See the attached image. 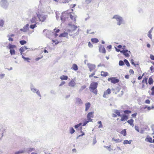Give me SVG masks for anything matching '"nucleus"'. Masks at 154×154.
I'll use <instances>...</instances> for the list:
<instances>
[{"label": "nucleus", "mask_w": 154, "mask_h": 154, "mask_svg": "<svg viewBox=\"0 0 154 154\" xmlns=\"http://www.w3.org/2000/svg\"><path fill=\"white\" fill-rule=\"evenodd\" d=\"M97 83L94 82L90 84L89 88L91 91L94 93L95 95L97 94Z\"/></svg>", "instance_id": "1"}, {"label": "nucleus", "mask_w": 154, "mask_h": 154, "mask_svg": "<svg viewBox=\"0 0 154 154\" xmlns=\"http://www.w3.org/2000/svg\"><path fill=\"white\" fill-rule=\"evenodd\" d=\"M36 14L37 15L38 21L42 22H44L48 17L47 15H45L43 14H40L39 12L36 13Z\"/></svg>", "instance_id": "2"}, {"label": "nucleus", "mask_w": 154, "mask_h": 154, "mask_svg": "<svg viewBox=\"0 0 154 154\" xmlns=\"http://www.w3.org/2000/svg\"><path fill=\"white\" fill-rule=\"evenodd\" d=\"M112 18L116 20L117 22V24L119 26H120L121 24L124 23V20L123 18L119 15H115Z\"/></svg>", "instance_id": "3"}, {"label": "nucleus", "mask_w": 154, "mask_h": 154, "mask_svg": "<svg viewBox=\"0 0 154 154\" xmlns=\"http://www.w3.org/2000/svg\"><path fill=\"white\" fill-rule=\"evenodd\" d=\"M1 7L5 10H7L9 3L7 0H1L0 2Z\"/></svg>", "instance_id": "4"}, {"label": "nucleus", "mask_w": 154, "mask_h": 154, "mask_svg": "<svg viewBox=\"0 0 154 154\" xmlns=\"http://www.w3.org/2000/svg\"><path fill=\"white\" fill-rule=\"evenodd\" d=\"M68 25L69 26L70 28L67 30V31L69 32L72 33L77 28V26L74 25L69 24Z\"/></svg>", "instance_id": "5"}, {"label": "nucleus", "mask_w": 154, "mask_h": 154, "mask_svg": "<svg viewBox=\"0 0 154 154\" xmlns=\"http://www.w3.org/2000/svg\"><path fill=\"white\" fill-rule=\"evenodd\" d=\"M120 52L122 54L126 57H129L131 54L130 51L128 50H122L120 51Z\"/></svg>", "instance_id": "6"}, {"label": "nucleus", "mask_w": 154, "mask_h": 154, "mask_svg": "<svg viewBox=\"0 0 154 154\" xmlns=\"http://www.w3.org/2000/svg\"><path fill=\"white\" fill-rule=\"evenodd\" d=\"M66 16H68V14L66 12H63L62 13L60 16V20L62 22H64L66 20Z\"/></svg>", "instance_id": "7"}, {"label": "nucleus", "mask_w": 154, "mask_h": 154, "mask_svg": "<svg viewBox=\"0 0 154 154\" xmlns=\"http://www.w3.org/2000/svg\"><path fill=\"white\" fill-rule=\"evenodd\" d=\"M108 81L111 80V82L113 84L117 83L119 81V79L115 77L109 78L108 79Z\"/></svg>", "instance_id": "8"}, {"label": "nucleus", "mask_w": 154, "mask_h": 154, "mask_svg": "<svg viewBox=\"0 0 154 154\" xmlns=\"http://www.w3.org/2000/svg\"><path fill=\"white\" fill-rule=\"evenodd\" d=\"M87 66L89 69L90 72L92 71L93 70L95 69L96 66L94 64H91V63H88L87 64Z\"/></svg>", "instance_id": "9"}, {"label": "nucleus", "mask_w": 154, "mask_h": 154, "mask_svg": "<svg viewBox=\"0 0 154 154\" xmlns=\"http://www.w3.org/2000/svg\"><path fill=\"white\" fill-rule=\"evenodd\" d=\"M36 21H38L37 15L33 16L32 18L30 20V21L32 23H37Z\"/></svg>", "instance_id": "10"}, {"label": "nucleus", "mask_w": 154, "mask_h": 154, "mask_svg": "<svg viewBox=\"0 0 154 154\" xmlns=\"http://www.w3.org/2000/svg\"><path fill=\"white\" fill-rule=\"evenodd\" d=\"M75 99L76 100V101L75 102V103L76 104L78 105H82L83 104V102L81 100V99L79 98V97H76L75 98Z\"/></svg>", "instance_id": "11"}, {"label": "nucleus", "mask_w": 154, "mask_h": 154, "mask_svg": "<svg viewBox=\"0 0 154 154\" xmlns=\"http://www.w3.org/2000/svg\"><path fill=\"white\" fill-rule=\"evenodd\" d=\"M28 49L27 47L26 46H24L23 47H21L19 49V51L20 52V54L22 55L23 52L25 51L26 50Z\"/></svg>", "instance_id": "12"}, {"label": "nucleus", "mask_w": 154, "mask_h": 154, "mask_svg": "<svg viewBox=\"0 0 154 154\" xmlns=\"http://www.w3.org/2000/svg\"><path fill=\"white\" fill-rule=\"evenodd\" d=\"M111 93V90L109 88L106 91L104 92L103 97H104L106 98V95L110 94Z\"/></svg>", "instance_id": "13"}, {"label": "nucleus", "mask_w": 154, "mask_h": 154, "mask_svg": "<svg viewBox=\"0 0 154 154\" xmlns=\"http://www.w3.org/2000/svg\"><path fill=\"white\" fill-rule=\"evenodd\" d=\"M99 51L100 52H102L104 53H106V51L103 45H100L99 48Z\"/></svg>", "instance_id": "14"}, {"label": "nucleus", "mask_w": 154, "mask_h": 154, "mask_svg": "<svg viewBox=\"0 0 154 154\" xmlns=\"http://www.w3.org/2000/svg\"><path fill=\"white\" fill-rule=\"evenodd\" d=\"M29 24H27L23 27V28L20 29V31L23 32H26L28 30L29 28Z\"/></svg>", "instance_id": "15"}, {"label": "nucleus", "mask_w": 154, "mask_h": 154, "mask_svg": "<svg viewBox=\"0 0 154 154\" xmlns=\"http://www.w3.org/2000/svg\"><path fill=\"white\" fill-rule=\"evenodd\" d=\"M30 89L31 91L33 93H35L38 89H37L35 88L33 85L31 84L30 86Z\"/></svg>", "instance_id": "16"}, {"label": "nucleus", "mask_w": 154, "mask_h": 154, "mask_svg": "<svg viewBox=\"0 0 154 154\" xmlns=\"http://www.w3.org/2000/svg\"><path fill=\"white\" fill-rule=\"evenodd\" d=\"M68 85L69 86H70L73 87L75 85V82L72 79L69 82L68 84Z\"/></svg>", "instance_id": "17"}, {"label": "nucleus", "mask_w": 154, "mask_h": 154, "mask_svg": "<svg viewBox=\"0 0 154 154\" xmlns=\"http://www.w3.org/2000/svg\"><path fill=\"white\" fill-rule=\"evenodd\" d=\"M8 48L10 49H14L15 48H16V46L14 45H12L11 44H9L8 46Z\"/></svg>", "instance_id": "18"}, {"label": "nucleus", "mask_w": 154, "mask_h": 154, "mask_svg": "<svg viewBox=\"0 0 154 154\" xmlns=\"http://www.w3.org/2000/svg\"><path fill=\"white\" fill-rule=\"evenodd\" d=\"M128 116L127 115H125L122 116L121 121H125V120H127L128 119Z\"/></svg>", "instance_id": "19"}, {"label": "nucleus", "mask_w": 154, "mask_h": 154, "mask_svg": "<svg viewBox=\"0 0 154 154\" xmlns=\"http://www.w3.org/2000/svg\"><path fill=\"white\" fill-rule=\"evenodd\" d=\"M85 111H86L88 110L91 106V104L90 103L88 102L85 104Z\"/></svg>", "instance_id": "20"}, {"label": "nucleus", "mask_w": 154, "mask_h": 154, "mask_svg": "<svg viewBox=\"0 0 154 154\" xmlns=\"http://www.w3.org/2000/svg\"><path fill=\"white\" fill-rule=\"evenodd\" d=\"M71 69H72L75 71L77 70L78 69L77 65L75 64H74L71 68Z\"/></svg>", "instance_id": "21"}, {"label": "nucleus", "mask_w": 154, "mask_h": 154, "mask_svg": "<svg viewBox=\"0 0 154 154\" xmlns=\"http://www.w3.org/2000/svg\"><path fill=\"white\" fill-rule=\"evenodd\" d=\"M68 77L67 75H62L60 77V79L62 80H66L68 79Z\"/></svg>", "instance_id": "22"}, {"label": "nucleus", "mask_w": 154, "mask_h": 154, "mask_svg": "<svg viewBox=\"0 0 154 154\" xmlns=\"http://www.w3.org/2000/svg\"><path fill=\"white\" fill-rule=\"evenodd\" d=\"M94 112H89L87 114V117L93 118L94 117Z\"/></svg>", "instance_id": "23"}, {"label": "nucleus", "mask_w": 154, "mask_h": 154, "mask_svg": "<svg viewBox=\"0 0 154 154\" xmlns=\"http://www.w3.org/2000/svg\"><path fill=\"white\" fill-rule=\"evenodd\" d=\"M68 33L67 32H63L60 34L59 37H66L67 36Z\"/></svg>", "instance_id": "24"}, {"label": "nucleus", "mask_w": 154, "mask_h": 154, "mask_svg": "<svg viewBox=\"0 0 154 154\" xmlns=\"http://www.w3.org/2000/svg\"><path fill=\"white\" fill-rule=\"evenodd\" d=\"M101 75L102 76L106 77L108 75V73L106 72L102 71L101 72Z\"/></svg>", "instance_id": "25"}, {"label": "nucleus", "mask_w": 154, "mask_h": 154, "mask_svg": "<svg viewBox=\"0 0 154 154\" xmlns=\"http://www.w3.org/2000/svg\"><path fill=\"white\" fill-rule=\"evenodd\" d=\"M68 16H70V18L72 19V20H73L74 21H76V17L75 16H73L72 14H68Z\"/></svg>", "instance_id": "26"}, {"label": "nucleus", "mask_w": 154, "mask_h": 154, "mask_svg": "<svg viewBox=\"0 0 154 154\" xmlns=\"http://www.w3.org/2000/svg\"><path fill=\"white\" fill-rule=\"evenodd\" d=\"M127 122L131 126H134V120L132 119L128 120Z\"/></svg>", "instance_id": "27"}, {"label": "nucleus", "mask_w": 154, "mask_h": 154, "mask_svg": "<svg viewBox=\"0 0 154 154\" xmlns=\"http://www.w3.org/2000/svg\"><path fill=\"white\" fill-rule=\"evenodd\" d=\"M132 141L131 140H130L129 141H128V140H124L123 142V144H130L131 143V142Z\"/></svg>", "instance_id": "28"}, {"label": "nucleus", "mask_w": 154, "mask_h": 154, "mask_svg": "<svg viewBox=\"0 0 154 154\" xmlns=\"http://www.w3.org/2000/svg\"><path fill=\"white\" fill-rule=\"evenodd\" d=\"M25 152H26L25 150H20L16 152H15V154H20L24 153Z\"/></svg>", "instance_id": "29"}, {"label": "nucleus", "mask_w": 154, "mask_h": 154, "mask_svg": "<svg viewBox=\"0 0 154 154\" xmlns=\"http://www.w3.org/2000/svg\"><path fill=\"white\" fill-rule=\"evenodd\" d=\"M91 41L93 43H97L99 42V40L98 39L96 38H93L91 39Z\"/></svg>", "instance_id": "30"}, {"label": "nucleus", "mask_w": 154, "mask_h": 154, "mask_svg": "<svg viewBox=\"0 0 154 154\" xmlns=\"http://www.w3.org/2000/svg\"><path fill=\"white\" fill-rule=\"evenodd\" d=\"M145 140L146 141L152 143V140L151 137H147L146 138Z\"/></svg>", "instance_id": "31"}, {"label": "nucleus", "mask_w": 154, "mask_h": 154, "mask_svg": "<svg viewBox=\"0 0 154 154\" xmlns=\"http://www.w3.org/2000/svg\"><path fill=\"white\" fill-rule=\"evenodd\" d=\"M153 82V81L152 77H150L149 79L148 80V83L150 85H151L152 84Z\"/></svg>", "instance_id": "32"}, {"label": "nucleus", "mask_w": 154, "mask_h": 154, "mask_svg": "<svg viewBox=\"0 0 154 154\" xmlns=\"http://www.w3.org/2000/svg\"><path fill=\"white\" fill-rule=\"evenodd\" d=\"M120 133L122 134H123L124 136H125L126 135V129H124L121 131Z\"/></svg>", "instance_id": "33"}, {"label": "nucleus", "mask_w": 154, "mask_h": 154, "mask_svg": "<svg viewBox=\"0 0 154 154\" xmlns=\"http://www.w3.org/2000/svg\"><path fill=\"white\" fill-rule=\"evenodd\" d=\"M35 149L34 148H29L26 149L27 152L29 153L32 151L34 150Z\"/></svg>", "instance_id": "34"}, {"label": "nucleus", "mask_w": 154, "mask_h": 154, "mask_svg": "<svg viewBox=\"0 0 154 154\" xmlns=\"http://www.w3.org/2000/svg\"><path fill=\"white\" fill-rule=\"evenodd\" d=\"M86 87V85H84L82 86L81 88L79 89V92L81 93L83 91V90H84Z\"/></svg>", "instance_id": "35"}, {"label": "nucleus", "mask_w": 154, "mask_h": 154, "mask_svg": "<svg viewBox=\"0 0 154 154\" xmlns=\"http://www.w3.org/2000/svg\"><path fill=\"white\" fill-rule=\"evenodd\" d=\"M10 53L11 55H14L15 54V51L14 49H10Z\"/></svg>", "instance_id": "36"}, {"label": "nucleus", "mask_w": 154, "mask_h": 154, "mask_svg": "<svg viewBox=\"0 0 154 154\" xmlns=\"http://www.w3.org/2000/svg\"><path fill=\"white\" fill-rule=\"evenodd\" d=\"M124 63H125L127 66H130V63L127 59H125L124 60Z\"/></svg>", "instance_id": "37"}, {"label": "nucleus", "mask_w": 154, "mask_h": 154, "mask_svg": "<svg viewBox=\"0 0 154 154\" xmlns=\"http://www.w3.org/2000/svg\"><path fill=\"white\" fill-rule=\"evenodd\" d=\"M69 131L70 133L71 134H73L75 132L74 129L72 127L70 128Z\"/></svg>", "instance_id": "38"}, {"label": "nucleus", "mask_w": 154, "mask_h": 154, "mask_svg": "<svg viewBox=\"0 0 154 154\" xmlns=\"http://www.w3.org/2000/svg\"><path fill=\"white\" fill-rule=\"evenodd\" d=\"M22 57L23 59L25 61H26L28 62H30L29 60H30V59L29 58L26 57L23 55L22 56Z\"/></svg>", "instance_id": "39"}, {"label": "nucleus", "mask_w": 154, "mask_h": 154, "mask_svg": "<svg viewBox=\"0 0 154 154\" xmlns=\"http://www.w3.org/2000/svg\"><path fill=\"white\" fill-rule=\"evenodd\" d=\"M37 23H34V24H32L30 25V28L31 29H34L37 26Z\"/></svg>", "instance_id": "40"}, {"label": "nucleus", "mask_w": 154, "mask_h": 154, "mask_svg": "<svg viewBox=\"0 0 154 154\" xmlns=\"http://www.w3.org/2000/svg\"><path fill=\"white\" fill-rule=\"evenodd\" d=\"M19 42L22 45H23L24 44H25L26 43V42L24 40H20V41Z\"/></svg>", "instance_id": "41"}, {"label": "nucleus", "mask_w": 154, "mask_h": 154, "mask_svg": "<svg viewBox=\"0 0 154 154\" xmlns=\"http://www.w3.org/2000/svg\"><path fill=\"white\" fill-rule=\"evenodd\" d=\"M119 64L120 66H123L125 65L124 62L122 60H120L119 62Z\"/></svg>", "instance_id": "42"}, {"label": "nucleus", "mask_w": 154, "mask_h": 154, "mask_svg": "<svg viewBox=\"0 0 154 154\" xmlns=\"http://www.w3.org/2000/svg\"><path fill=\"white\" fill-rule=\"evenodd\" d=\"M114 112L119 116H121L120 112L118 110H116Z\"/></svg>", "instance_id": "43"}, {"label": "nucleus", "mask_w": 154, "mask_h": 154, "mask_svg": "<svg viewBox=\"0 0 154 154\" xmlns=\"http://www.w3.org/2000/svg\"><path fill=\"white\" fill-rule=\"evenodd\" d=\"M112 141H116V143H118V142H121L122 140H119V139H114V138H112Z\"/></svg>", "instance_id": "44"}, {"label": "nucleus", "mask_w": 154, "mask_h": 154, "mask_svg": "<svg viewBox=\"0 0 154 154\" xmlns=\"http://www.w3.org/2000/svg\"><path fill=\"white\" fill-rule=\"evenodd\" d=\"M4 23L5 21L3 20H0V26L1 27H3L4 25Z\"/></svg>", "instance_id": "45"}, {"label": "nucleus", "mask_w": 154, "mask_h": 154, "mask_svg": "<svg viewBox=\"0 0 154 154\" xmlns=\"http://www.w3.org/2000/svg\"><path fill=\"white\" fill-rule=\"evenodd\" d=\"M124 113L126 114H128L131 113V111L129 110H128V109L124 111Z\"/></svg>", "instance_id": "46"}, {"label": "nucleus", "mask_w": 154, "mask_h": 154, "mask_svg": "<svg viewBox=\"0 0 154 154\" xmlns=\"http://www.w3.org/2000/svg\"><path fill=\"white\" fill-rule=\"evenodd\" d=\"M81 125L82 123H80L79 124L75 125L74 127L75 129H77Z\"/></svg>", "instance_id": "47"}, {"label": "nucleus", "mask_w": 154, "mask_h": 154, "mask_svg": "<svg viewBox=\"0 0 154 154\" xmlns=\"http://www.w3.org/2000/svg\"><path fill=\"white\" fill-rule=\"evenodd\" d=\"M151 90L152 91V92H151V95H154V86H153L151 88Z\"/></svg>", "instance_id": "48"}, {"label": "nucleus", "mask_w": 154, "mask_h": 154, "mask_svg": "<svg viewBox=\"0 0 154 154\" xmlns=\"http://www.w3.org/2000/svg\"><path fill=\"white\" fill-rule=\"evenodd\" d=\"M131 63L132 64L134 65L135 67H136V65H138V64H136L134 63V60L133 59H132L131 60Z\"/></svg>", "instance_id": "49"}, {"label": "nucleus", "mask_w": 154, "mask_h": 154, "mask_svg": "<svg viewBox=\"0 0 154 154\" xmlns=\"http://www.w3.org/2000/svg\"><path fill=\"white\" fill-rule=\"evenodd\" d=\"M35 93H36L37 95H38L39 97H41V95L40 94V92L38 90H37V91L35 92Z\"/></svg>", "instance_id": "50"}, {"label": "nucleus", "mask_w": 154, "mask_h": 154, "mask_svg": "<svg viewBox=\"0 0 154 154\" xmlns=\"http://www.w3.org/2000/svg\"><path fill=\"white\" fill-rule=\"evenodd\" d=\"M97 143V140L95 137H94L93 139V144L94 145Z\"/></svg>", "instance_id": "51"}, {"label": "nucleus", "mask_w": 154, "mask_h": 154, "mask_svg": "<svg viewBox=\"0 0 154 154\" xmlns=\"http://www.w3.org/2000/svg\"><path fill=\"white\" fill-rule=\"evenodd\" d=\"M148 36L151 39H152V38L151 33L148 32Z\"/></svg>", "instance_id": "52"}, {"label": "nucleus", "mask_w": 154, "mask_h": 154, "mask_svg": "<svg viewBox=\"0 0 154 154\" xmlns=\"http://www.w3.org/2000/svg\"><path fill=\"white\" fill-rule=\"evenodd\" d=\"M88 122H89L87 121H85L83 123L82 126H85L87 124V123H88Z\"/></svg>", "instance_id": "53"}, {"label": "nucleus", "mask_w": 154, "mask_h": 154, "mask_svg": "<svg viewBox=\"0 0 154 154\" xmlns=\"http://www.w3.org/2000/svg\"><path fill=\"white\" fill-rule=\"evenodd\" d=\"M82 128L81 127L80 128V130L81 131V132L82 133V134H81V135H79V137H81V136H83L85 134H84V132H83L82 131Z\"/></svg>", "instance_id": "54"}, {"label": "nucleus", "mask_w": 154, "mask_h": 154, "mask_svg": "<svg viewBox=\"0 0 154 154\" xmlns=\"http://www.w3.org/2000/svg\"><path fill=\"white\" fill-rule=\"evenodd\" d=\"M95 71L93 72L90 75H89V77L91 78V77H93L94 75L95 74Z\"/></svg>", "instance_id": "55"}, {"label": "nucleus", "mask_w": 154, "mask_h": 154, "mask_svg": "<svg viewBox=\"0 0 154 154\" xmlns=\"http://www.w3.org/2000/svg\"><path fill=\"white\" fill-rule=\"evenodd\" d=\"M134 128L136 131H137V132H139V128L138 126H137L136 125L135 126Z\"/></svg>", "instance_id": "56"}, {"label": "nucleus", "mask_w": 154, "mask_h": 154, "mask_svg": "<svg viewBox=\"0 0 154 154\" xmlns=\"http://www.w3.org/2000/svg\"><path fill=\"white\" fill-rule=\"evenodd\" d=\"M91 0H85V2L87 4L90 3L91 2Z\"/></svg>", "instance_id": "57"}, {"label": "nucleus", "mask_w": 154, "mask_h": 154, "mask_svg": "<svg viewBox=\"0 0 154 154\" xmlns=\"http://www.w3.org/2000/svg\"><path fill=\"white\" fill-rule=\"evenodd\" d=\"M65 82L64 81H62L60 84L59 85V86H61L65 84Z\"/></svg>", "instance_id": "58"}, {"label": "nucleus", "mask_w": 154, "mask_h": 154, "mask_svg": "<svg viewBox=\"0 0 154 154\" xmlns=\"http://www.w3.org/2000/svg\"><path fill=\"white\" fill-rule=\"evenodd\" d=\"M88 45L89 47L90 48H92L93 46V45L91 44V43L89 42L88 43Z\"/></svg>", "instance_id": "59"}, {"label": "nucleus", "mask_w": 154, "mask_h": 154, "mask_svg": "<svg viewBox=\"0 0 154 154\" xmlns=\"http://www.w3.org/2000/svg\"><path fill=\"white\" fill-rule=\"evenodd\" d=\"M56 17L57 19L58 20L59 18V15L57 12L56 13Z\"/></svg>", "instance_id": "60"}, {"label": "nucleus", "mask_w": 154, "mask_h": 154, "mask_svg": "<svg viewBox=\"0 0 154 154\" xmlns=\"http://www.w3.org/2000/svg\"><path fill=\"white\" fill-rule=\"evenodd\" d=\"M150 58L152 60H154V55H153L152 54H150Z\"/></svg>", "instance_id": "61"}, {"label": "nucleus", "mask_w": 154, "mask_h": 154, "mask_svg": "<svg viewBox=\"0 0 154 154\" xmlns=\"http://www.w3.org/2000/svg\"><path fill=\"white\" fill-rule=\"evenodd\" d=\"M145 103H146L149 104L150 103V101L149 99H147L145 100Z\"/></svg>", "instance_id": "62"}, {"label": "nucleus", "mask_w": 154, "mask_h": 154, "mask_svg": "<svg viewBox=\"0 0 154 154\" xmlns=\"http://www.w3.org/2000/svg\"><path fill=\"white\" fill-rule=\"evenodd\" d=\"M137 113H135L133 114H132L131 116L135 118L137 116Z\"/></svg>", "instance_id": "63"}, {"label": "nucleus", "mask_w": 154, "mask_h": 154, "mask_svg": "<svg viewBox=\"0 0 154 154\" xmlns=\"http://www.w3.org/2000/svg\"><path fill=\"white\" fill-rule=\"evenodd\" d=\"M42 57H43V56H42L41 57H37V58H36L35 59V60L36 61H37L38 60H39L42 58Z\"/></svg>", "instance_id": "64"}]
</instances>
